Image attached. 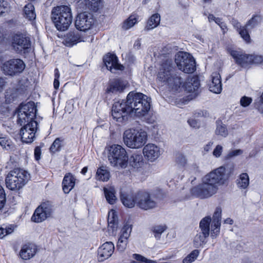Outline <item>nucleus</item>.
Listing matches in <instances>:
<instances>
[{
    "label": "nucleus",
    "mask_w": 263,
    "mask_h": 263,
    "mask_svg": "<svg viewBox=\"0 0 263 263\" xmlns=\"http://www.w3.org/2000/svg\"><path fill=\"white\" fill-rule=\"evenodd\" d=\"M150 98L140 92H130L126 101L114 103L111 109L113 118L118 122L127 119V115L140 117L145 115L150 109Z\"/></svg>",
    "instance_id": "obj_1"
},
{
    "label": "nucleus",
    "mask_w": 263,
    "mask_h": 263,
    "mask_svg": "<svg viewBox=\"0 0 263 263\" xmlns=\"http://www.w3.org/2000/svg\"><path fill=\"white\" fill-rule=\"evenodd\" d=\"M157 79L162 83L167 84L174 92H180L184 90L193 93L194 97L199 92L200 82L198 77H189L183 83L181 78L174 72L171 60H167L161 64Z\"/></svg>",
    "instance_id": "obj_2"
},
{
    "label": "nucleus",
    "mask_w": 263,
    "mask_h": 263,
    "mask_svg": "<svg viewBox=\"0 0 263 263\" xmlns=\"http://www.w3.org/2000/svg\"><path fill=\"white\" fill-rule=\"evenodd\" d=\"M37 109L32 101L21 104L18 109L17 122L23 125L20 130V136L23 142L31 143L35 138L37 129V123L34 120Z\"/></svg>",
    "instance_id": "obj_3"
},
{
    "label": "nucleus",
    "mask_w": 263,
    "mask_h": 263,
    "mask_svg": "<svg viewBox=\"0 0 263 263\" xmlns=\"http://www.w3.org/2000/svg\"><path fill=\"white\" fill-rule=\"evenodd\" d=\"M226 168L220 166L206 175L201 184L191 189V194L200 198H206L215 194L218 186L222 185L226 181Z\"/></svg>",
    "instance_id": "obj_4"
},
{
    "label": "nucleus",
    "mask_w": 263,
    "mask_h": 263,
    "mask_svg": "<svg viewBox=\"0 0 263 263\" xmlns=\"http://www.w3.org/2000/svg\"><path fill=\"white\" fill-rule=\"evenodd\" d=\"M51 18L57 30H67L72 21L70 8L65 5L54 7L51 11Z\"/></svg>",
    "instance_id": "obj_5"
},
{
    "label": "nucleus",
    "mask_w": 263,
    "mask_h": 263,
    "mask_svg": "<svg viewBox=\"0 0 263 263\" xmlns=\"http://www.w3.org/2000/svg\"><path fill=\"white\" fill-rule=\"evenodd\" d=\"M147 132L141 128H129L125 130L123 134L124 144L132 149L142 147L147 142Z\"/></svg>",
    "instance_id": "obj_6"
},
{
    "label": "nucleus",
    "mask_w": 263,
    "mask_h": 263,
    "mask_svg": "<svg viewBox=\"0 0 263 263\" xmlns=\"http://www.w3.org/2000/svg\"><path fill=\"white\" fill-rule=\"evenodd\" d=\"M29 173L21 168H16L10 171L5 178V183L8 189L16 191L22 189L30 180Z\"/></svg>",
    "instance_id": "obj_7"
},
{
    "label": "nucleus",
    "mask_w": 263,
    "mask_h": 263,
    "mask_svg": "<svg viewBox=\"0 0 263 263\" xmlns=\"http://www.w3.org/2000/svg\"><path fill=\"white\" fill-rule=\"evenodd\" d=\"M107 157L110 164L113 167L124 168L127 166V153L125 149L120 145L114 144L109 146Z\"/></svg>",
    "instance_id": "obj_8"
},
{
    "label": "nucleus",
    "mask_w": 263,
    "mask_h": 263,
    "mask_svg": "<svg viewBox=\"0 0 263 263\" xmlns=\"http://www.w3.org/2000/svg\"><path fill=\"white\" fill-rule=\"evenodd\" d=\"M222 210L221 208H216L212 217V219L210 216L205 217L200 222L199 227L201 231L209 233L210 224H211V237L215 238L219 234L221 224Z\"/></svg>",
    "instance_id": "obj_9"
},
{
    "label": "nucleus",
    "mask_w": 263,
    "mask_h": 263,
    "mask_svg": "<svg viewBox=\"0 0 263 263\" xmlns=\"http://www.w3.org/2000/svg\"><path fill=\"white\" fill-rule=\"evenodd\" d=\"M175 63L178 69L184 73H192L196 70L195 61L187 52H178L176 55Z\"/></svg>",
    "instance_id": "obj_10"
},
{
    "label": "nucleus",
    "mask_w": 263,
    "mask_h": 263,
    "mask_svg": "<svg viewBox=\"0 0 263 263\" xmlns=\"http://www.w3.org/2000/svg\"><path fill=\"white\" fill-rule=\"evenodd\" d=\"M13 49L18 53H25L31 47L30 39L23 34L14 35L12 42Z\"/></svg>",
    "instance_id": "obj_11"
},
{
    "label": "nucleus",
    "mask_w": 263,
    "mask_h": 263,
    "mask_svg": "<svg viewBox=\"0 0 263 263\" xmlns=\"http://www.w3.org/2000/svg\"><path fill=\"white\" fill-rule=\"evenodd\" d=\"M25 68V64L20 59H12L3 64L4 73L6 75L14 76L21 73Z\"/></svg>",
    "instance_id": "obj_12"
},
{
    "label": "nucleus",
    "mask_w": 263,
    "mask_h": 263,
    "mask_svg": "<svg viewBox=\"0 0 263 263\" xmlns=\"http://www.w3.org/2000/svg\"><path fill=\"white\" fill-rule=\"evenodd\" d=\"M136 199L137 200V205L145 210L154 209L157 205L156 202L147 192L138 193L136 195Z\"/></svg>",
    "instance_id": "obj_13"
},
{
    "label": "nucleus",
    "mask_w": 263,
    "mask_h": 263,
    "mask_svg": "<svg viewBox=\"0 0 263 263\" xmlns=\"http://www.w3.org/2000/svg\"><path fill=\"white\" fill-rule=\"evenodd\" d=\"M93 24L92 15L87 12L79 14L75 21V26L77 29L83 31L89 29Z\"/></svg>",
    "instance_id": "obj_14"
},
{
    "label": "nucleus",
    "mask_w": 263,
    "mask_h": 263,
    "mask_svg": "<svg viewBox=\"0 0 263 263\" xmlns=\"http://www.w3.org/2000/svg\"><path fill=\"white\" fill-rule=\"evenodd\" d=\"M143 154L148 161L154 162L161 155L160 148L155 144L148 143L143 147Z\"/></svg>",
    "instance_id": "obj_15"
},
{
    "label": "nucleus",
    "mask_w": 263,
    "mask_h": 263,
    "mask_svg": "<svg viewBox=\"0 0 263 263\" xmlns=\"http://www.w3.org/2000/svg\"><path fill=\"white\" fill-rule=\"evenodd\" d=\"M103 62L111 72L115 73L118 70H123V65L119 64L117 56L114 54L108 53L103 58Z\"/></svg>",
    "instance_id": "obj_16"
},
{
    "label": "nucleus",
    "mask_w": 263,
    "mask_h": 263,
    "mask_svg": "<svg viewBox=\"0 0 263 263\" xmlns=\"http://www.w3.org/2000/svg\"><path fill=\"white\" fill-rule=\"evenodd\" d=\"M115 250L114 245L112 242L104 243L98 250V258L99 261H103L110 257Z\"/></svg>",
    "instance_id": "obj_17"
},
{
    "label": "nucleus",
    "mask_w": 263,
    "mask_h": 263,
    "mask_svg": "<svg viewBox=\"0 0 263 263\" xmlns=\"http://www.w3.org/2000/svg\"><path fill=\"white\" fill-rule=\"evenodd\" d=\"M132 232V226L130 224H125L121 230V234L118 239L117 247V249L123 252L126 249L127 240Z\"/></svg>",
    "instance_id": "obj_18"
},
{
    "label": "nucleus",
    "mask_w": 263,
    "mask_h": 263,
    "mask_svg": "<svg viewBox=\"0 0 263 263\" xmlns=\"http://www.w3.org/2000/svg\"><path fill=\"white\" fill-rule=\"evenodd\" d=\"M229 53L234 59L236 63L242 67H246L248 65L251 64L252 63L251 54H242L239 51L233 50H230Z\"/></svg>",
    "instance_id": "obj_19"
},
{
    "label": "nucleus",
    "mask_w": 263,
    "mask_h": 263,
    "mask_svg": "<svg viewBox=\"0 0 263 263\" xmlns=\"http://www.w3.org/2000/svg\"><path fill=\"white\" fill-rule=\"evenodd\" d=\"M211 82L209 83V89L215 93H220L222 90L221 77L219 73L213 72L211 75Z\"/></svg>",
    "instance_id": "obj_20"
},
{
    "label": "nucleus",
    "mask_w": 263,
    "mask_h": 263,
    "mask_svg": "<svg viewBox=\"0 0 263 263\" xmlns=\"http://www.w3.org/2000/svg\"><path fill=\"white\" fill-rule=\"evenodd\" d=\"M126 83L120 79H115L110 82L106 89L107 93L121 92L125 89Z\"/></svg>",
    "instance_id": "obj_21"
},
{
    "label": "nucleus",
    "mask_w": 263,
    "mask_h": 263,
    "mask_svg": "<svg viewBox=\"0 0 263 263\" xmlns=\"http://www.w3.org/2000/svg\"><path fill=\"white\" fill-rule=\"evenodd\" d=\"M36 247L33 244H26L24 245L20 251L21 257L24 260L32 258L36 253Z\"/></svg>",
    "instance_id": "obj_22"
},
{
    "label": "nucleus",
    "mask_w": 263,
    "mask_h": 263,
    "mask_svg": "<svg viewBox=\"0 0 263 263\" xmlns=\"http://www.w3.org/2000/svg\"><path fill=\"white\" fill-rule=\"evenodd\" d=\"M76 178L71 173H67L62 181V188L65 194H68L74 187Z\"/></svg>",
    "instance_id": "obj_23"
},
{
    "label": "nucleus",
    "mask_w": 263,
    "mask_h": 263,
    "mask_svg": "<svg viewBox=\"0 0 263 263\" xmlns=\"http://www.w3.org/2000/svg\"><path fill=\"white\" fill-rule=\"evenodd\" d=\"M103 191L107 202L110 204H115L117 201L115 188L112 186L105 187Z\"/></svg>",
    "instance_id": "obj_24"
},
{
    "label": "nucleus",
    "mask_w": 263,
    "mask_h": 263,
    "mask_svg": "<svg viewBox=\"0 0 263 263\" xmlns=\"http://www.w3.org/2000/svg\"><path fill=\"white\" fill-rule=\"evenodd\" d=\"M86 7L90 10L97 12L103 7V0H84Z\"/></svg>",
    "instance_id": "obj_25"
},
{
    "label": "nucleus",
    "mask_w": 263,
    "mask_h": 263,
    "mask_svg": "<svg viewBox=\"0 0 263 263\" xmlns=\"http://www.w3.org/2000/svg\"><path fill=\"white\" fill-rule=\"evenodd\" d=\"M121 200L124 206L132 208L134 207L135 204H137V200L136 196L133 197L131 195L122 193L121 194Z\"/></svg>",
    "instance_id": "obj_26"
},
{
    "label": "nucleus",
    "mask_w": 263,
    "mask_h": 263,
    "mask_svg": "<svg viewBox=\"0 0 263 263\" xmlns=\"http://www.w3.org/2000/svg\"><path fill=\"white\" fill-rule=\"evenodd\" d=\"M129 163L134 168L141 167L143 164L142 156L139 154H133L129 159Z\"/></svg>",
    "instance_id": "obj_27"
},
{
    "label": "nucleus",
    "mask_w": 263,
    "mask_h": 263,
    "mask_svg": "<svg viewBox=\"0 0 263 263\" xmlns=\"http://www.w3.org/2000/svg\"><path fill=\"white\" fill-rule=\"evenodd\" d=\"M160 16L158 13L153 14L148 20L145 30H149L157 27L160 24Z\"/></svg>",
    "instance_id": "obj_28"
},
{
    "label": "nucleus",
    "mask_w": 263,
    "mask_h": 263,
    "mask_svg": "<svg viewBox=\"0 0 263 263\" xmlns=\"http://www.w3.org/2000/svg\"><path fill=\"white\" fill-rule=\"evenodd\" d=\"M81 41V37L77 33L70 32L65 36V44L68 46H71Z\"/></svg>",
    "instance_id": "obj_29"
},
{
    "label": "nucleus",
    "mask_w": 263,
    "mask_h": 263,
    "mask_svg": "<svg viewBox=\"0 0 263 263\" xmlns=\"http://www.w3.org/2000/svg\"><path fill=\"white\" fill-rule=\"evenodd\" d=\"M249 177L247 173L241 174L236 180L237 187L240 189H246L249 185Z\"/></svg>",
    "instance_id": "obj_30"
},
{
    "label": "nucleus",
    "mask_w": 263,
    "mask_h": 263,
    "mask_svg": "<svg viewBox=\"0 0 263 263\" xmlns=\"http://www.w3.org/2000/svg\"><path fill=\"white\" fill-rule=\"evenodd\" d=\"M209 236V233H206L203 231L197 234L194 239V246L198 248L204 245L206 242V238L208 237Z\"/></svg>",
    "instance_id": "obj_31"
},
{
    "label": "nucleus",
    "mask_w": 263,
    "mask_h": 263,
    "mask_svg": "<svg viewBox=\"0 0 263 263\" xmlns=\"http://www.w3.org/2000/svg\"><path fill=\"white\" fill-rule=\"evenodd\" d=\"M110 177L109 171L104 166L99 167L96 173V179L99 181H107Z\"/></svg>",
    "instance_id": "obj_32"
},
{
    "label": "nucleus",
    "mask_w": 263,
    "mask_h": 263,
    "mask_svg": "<svg viewBox=\"0 0 263 263\" xmlns=\"http://www.w3.org/2000/svg\"><path fill=\"white\" fill-rule=\"evenodd\" d=\"M47 216L42 211V208L39 206L35 210L32 216L31 219L35 222H41L47 218Z\"/></svg>",
    "instance_id": "obj_33"
},
{
    "label": "nucleus",
    "mask_w": 263,
    "mask_h": 263,
    "mask_svg": "<svg viewBox=\"0 0 263 263\" xmlns=\"http://www.w3.org/2000/svg\"><path fill=\"white\" fill-rule=\"evenodd\" d=\"M24 16L29 20H33L36 17V14L34 11V7L31 4H27L24 9Z\"/></svg>",
    "instance_id": "obj_34"
},
{
    "label": "nucleus",
    "mask_w": 263,
    "mask_h": 263,
    "mask_svg": "<svg viewBox=\"0 0 263 263\" xmlns=\"http://www.w3.org/2000/svg\"><path fill=\"white\" fill-rule=\"evenodd\" d=\"M137 23V16L135 14L130 15L127 19L124 21L122 28L128 30L133 27Z\"/></svg>",
    "instance_id": "obj_35"
},
{
    "label": "nucleus",
    "mask_w": 263,
    "mask_h": 263,
    "mask_svg": "<svg viewBox=\"0 0 263 263\" xmlns=\"http://www.w3.org/2000/svg\"><path fill=\"white\" fill-rule=\"evenodd\" d=\"M216 124L217 127L215 130V134L217 135L226 137L228 134V131L226 125L222 124L220 121H217Z\"/></svg>",
    "instance_id": "obj_36"
},
{
    "label": "nucleus",
    "mask_w": 263,
    "mask_h": 263,
    "mask_svg": "<svg viewBox=\"0 0 263 263\" xmlns=\"http://www.w3.org/2000/svg\"><path fill=\"white\" fill-rule=\"evenodd\" d=\"M39 207L42 208V211L48 217L51 216L54 210L53 205L49 201L45 202L42 203Z\"/></svg>",
    "instance_id": "obj_37"
},
{
    "label": "nucleus",
    "mask_w": 263,
    "mask_h": 263,
    "mask_svg": "<svg viewBox=\"0 0 263 263\" xmlns=\"http://www.w3.org/2000/svg\"><path fill=\"white\" fill-rule=\"evenodd\" d=\"M63 139L61 138H57L53 141L50 147V151L52 153H55L61 150L63 147Z\"/></svg>",
    "instance_id": "obj_38"
},
{
    "label": "nucleus",
    "mask_w": 263,
    "mask_h": 263,
    "mask_svg": "<svg viewBox=\"0 0 263 263\" xmlns=\"http://www.w3.org/2000/svg\"><path fill=\"white\" fill-rule=\"evenodd\" d=\"M0 145L6 150L11 149L13 147V142L7 137H0Z\"/></svg>",
    "instance_id": "obj_39"
},
{
    "label": "nucleus",
    "mask_w": 263,
    "mask_h": 263,
    "mask_svg": "<svg viewBox=\"0 0 263 263\" xmlns=\"http://www.w3.org/2000/svg\"><path fill=\"white\" fill-rule=\"evenodd\" d=\"M117 217L116 215L115 211L111 210L110 212L108 213V223L109 227L112 228V229L117 228Z\"/></svg>",
    "instance_id": "obj_40"
},
{
    "label": "nucleus",
    "mask_w": 263,
    "mask_h": 263,
    "mask_svg": "<svg viewBox=\"0 0 263 263\" xmlns=\"http://www.w3.org/2000/svg\"><path fill=\"white\" fill-rule=\"evenodd\" d=\"M260 21L261 18L259 16L254 15L247 22L246 27H247L249 29H253L258 25Z\"/></svg>",
    "instance_id": "obj_41"
},
{
    "label": "nucleus",
    "mask_w": 263,
    "mask_h": 263,
    "mask_svg": "<svg viewBox=\"0 0 263 263\" xmlns=\"http://www.w3.org/2000/svg\"><path fill=\"white\" fill-rule=\"evenodd\" d=\"M199 251L197 250H193L190 254H189L183 260V263H192L198 257L199 255Z\"/></svg>",
    "instance_id": "obj_42"
},
{
    "label": "nucleus",
    "mask_w": 263,
    "mask_h": 263,
    "mask_svg": "<svg viewBox=\"0 0 263 263\" xmlns=\"http://www.w3.org/2000/svg\"><path fill=\"white\" fill-rule=\"evenodd\" d=\"M247 28H248V27H246L245 25L244 26H242L238 31L239 32V34L240 35L241 37L247 43H250L251 39Z\"/></svg>",
    "instance_id": "obj_43"
},
{
    "label": "nucleus",
    "mask_w": 263,
    "mask_h": 263,
    "mask_svg": "<svg viewBox=\"0 0 263 263\" xmlns=\"http://www.w3.org/2000/svg\"><path fill=\"white\" fill-rule=\"evenodd\" d=\"M166 227L164 226H157L153 228V232L155 238L159 239L160 238L161 235L165 230Z\"/></svg>",
    "instance_id": "obj_44"
},
{
    "label": "nucleus",
    "mask_w": 263,
    "mask_h": 263,
    "mask_svg": "<svg viewBox=\"0 0 263 263\" xmlns=\"http://www.w3.org/2000/svg\"><path fill=\"white\" fill-rule=\"evenodd\" d=\"M176 163L178 167H183L187 164V159L182 154H178L176 158Z\"/></svg>",
    "instance_id": "obj_45"
},
{
    "label": "nucleus",
    "mask_w": 263,
    "mask_h": 263,
    "mask_svg": "<svg viewBox=\"0 0 263 263\" xmlns=\"http://www.w3.org/2000/svg\"><path fill=\"white\" fill-rule=\"evenodd\" d=\"M134 258L138 261H133V263H155V261L147 259L139 254H133Z\"/></svg>",
    "instance_id": "obj_46"
},
{
    "label": "nucleus",
    "mask_w": 263,
    "mask_h": 263,
    "mask_svg": "<svg viewBox=\"0 0 263 263\" xmlns=\"http://www.w3.org/2000/svg\"><path fill=\"white\" fill-rule=\"evenodd\" d=\"M6 202V195L3 187L0 185V210L2 209Z\"/></svg>",
    "instance_id": "obj_47"
},
{
    "label": "nucleus",
    "mask_w": 263,
    "mask_h": 263,
    "mask_svg": "<svg viewBox=\"0 0 263 263\" xmlns=\"http://www.w3.org/2000/svg\"><path fill=\"white\" fill-rule=\"evenodd\" d=\"M252 64H259L263 63V57L258 54H251Z\"/></svg>",
    "instance_id": "obj_48"
},
{
    "label": "nucleus",
    "mask_w": 263,
    "mask_h": 263,
    "mask_svg": "<svg viewBox=\"0 0 263 263\" xmlns=\"http://www.w3.org/2000/svg\"><path fill=\"white\" fill-rule=\"evenodd\" d=\"M13 230L11 228H4L0 227V238H3L5 236L11 234Z\"/></svg>",
    "instance_id": "obj_49"
},
{
    "label": "nucleus",
    "mask_w": 263,
    "mask_h": 263,
    "mask_svg": "<svg viewBox=\"0 0 263 263\" xmlns=\"http://www.w3.org/2000/svg\"><path fill=\"white\" fill-rule=\"evenodd\" d=\"M252 101V99L251 98L244 96L241 98L240 103L242 106L247 107L251 104Z\"/></svg>",
    "instance_id": "obj_50"
},
{
    "label": "nucleus",
    "mask_w": 263,
    "mask_h": 263,
    "mask_svg": "<svg viewBox=\"0 0 263 263\" xmlns=\"http://www.w3.org/2000/svg\"><path fill=\"white\" fill-rule=\"evenodd\" d=\"M242 153V151L241 149H235L232 150L227 154L226 156L227 159H229L232 157H235L240 155Z\"/></svg>",
    "instance_id": "obj_51"
},
{
    "label": "nucleus",
    "mask_w": 263,
    "mask_h": 263,
    "mask_svg": "<svg viewBox=\"0 0 263 263\" xmlns=\"http://www.w3.org/2000/svg\"><path fill=\"white\" fill-rule=\"evenodd\" d=\"M223 147L220 145H217L213 152V155L216 158H219L222 154Z\"/></svg>",
    "instance_id": "obj_52"
},
{
    "label": "nucleus",
    "mask_w": 263,
    "mask_h": 263,
    "mask_svg": "<svg viewBox=\"0 0 263 263\" xmlns=\"http://www.w3.org/2000/svg\"><path fill=\"white\" fill-rule=\"evenodd\" d=\"M8 4L4 0H0V15H2L7 10Z\"/></svg>",
    "instance_id": "obj_53"
},
{
    "label": "nucleus",
    "mask_w": 263,
    "mask_h": 263,
    "mask_svg": "<svg viewBox=\"0 0 263 263\" xmlns=\"http://www.w3.org/2000/svg\"><path fill=\"white\" fill-rule=\"evenodd\" d=\"M41 148L39 146L36 147L34 152V158L36 160L38 161L41 159Z\"/></svg>",
    "instance_id": "obj_54"
},
{
    "label": "nucleus",
    "mask_w": 263,
    "mask_h": 263,
    "mask_svg": "<svg viewBox=\"0 0 263 263\" xmlns=\"http://www.w3.org/2000/svg\"><path fill=\"white\" fill-rule=\"evenodd\" d=\"M189 124L192 127L198 128L199 126V124L197 121L194 119H190L187 120Z\"/></svg>",
    "instance_id": "obj_55"
},
{
    "label": "nucleus",
    "mask_w": 263,
    "mask_h": 263,
    "mask_svg": "<svg viewBox=\"0 0 263 263\" xmlns=\"http://www.w3.org/2000/svg\"><path fill=\"white\" fill-rule=\"evenodd\" d=\"M231 23L233 26L238 31L242 26H241L240 23L236 19L233 18L231 21Z\"/></svg>",
    "instance_id": "obj_56"
},
{
    "label": "nucleus",
    "mask_w": 263,
    "mask_h": 263,
    "mask_svg": "<svg viewBox=\"0 0 263 263\" xmlns=\"http://www.w3.org/2000/svg\"><path fill=\"white\" fill-rule=\"evenodd\" d=\"M7 83L5 78L0 77V90L4 89Z\"/></svg>",
    "instance_id": "obj_57"
},
{
    "label": "nucleus",
    "mask_w": 263,
    "mask_h": 263,
    "mask_svg": "<svg viewBox=\"0 0 263 263\" xmlns=\"http://www.w3.org/2000/svg\"><path fill=\"white\" fill-rule=\"evenodd\" d=\"M213 145V142H209L206 145H205L204 146V150L206 152L210 151Z\"/></svg>",
    "instance_id": "obj_58"
},
{
    "label": "nucleus",
    "mask_w": 263,
    "mask_h": 263,
    "mask_svg": "<svg viewBox=\"0 0 263 263\" xmlns=\"http://www.w3.org/2000/svg\"><path fill=\"white\" fill-rule=\"evenodd\" d=\"M257 108L258 110V111L261 113L263 114V102L260 100V102H259L257 105Z\"/></svg>",
    "instance_id": "obj_59"
},
{
    "label": "nucleus",
    "mask_w": 263,
    "mask_h": 263,
    "mask_svg": "<svg viewBox=\"0 0 263 263\" xmlns=\"http://www.w3.org/2000/svg\"><path fill=\"white\" fill-rule=\"evenodd\" d=\"M141 46L140 41L139 40H137L135 41L134 44V47L135 49H139Z\"/></svg>",
    "instance_id": "obj_60"
},
{
    "label": "nucleus",
    "mask_w": 263,
    "mask_h": 263,
    "mask_svg": "<svg viewBox=\"0 0 263 263\" xmlns=\"http://www.w3.org/2000/svg\"><path fill=\"white\" fill-rule=\"evenodd\" d=\"M53 85H54V87L55 89H58L59 87V86H60L59 80H57V79H54V82H53Z\"/></svg>",
    "instance_id": "obj_61"
},
{
    "label": "nucleus",
    "mask_w": 263,
    "mask_h": 263,
    "mask_svg": "<svg viewBox=\"0 0 263 263\" xmlns=\"http://www.w3.org/2000/svg\"><path fill=\"white\" fill-rule=\"evenodd\" d=\"M60 78V72L58 68L54 70V79L59 80Z\"/></svg>",
    "instance_id": "obj_62"
},
{
    "label": "nucleus",
    "mask_w": 263,
    "mask_h": 263,
    "mask_svg": "<svg viewBox=\"0 0 263 263\" xmlns=\"http://www.w3.org/2000/svg\"><path fill=\"white\" fill-rule=\"evenodd\" d=\"M224 223H228V224H232L233 223V220L232 219L230 218H227L226 219L224 220Z\"/></svg>",
    "instance_id": "obj_63"
},
{
    "label": "nucleus",
    "mask_w": 263,
    "mask_h": 263,
    "mask_svg": "<svg viewBox=\"0 0 263 263\" xmlns=\"http://www.w3.org/2000/svg\"><path fill=\"white\" fill-rule=\"evenodd\" d=\"M208 19L209 22H211V21H214L216 19V18L213 15V14H209L208 16Z\"/></svg>",
    "instance_id": "obj_64"
}]
</instances>
